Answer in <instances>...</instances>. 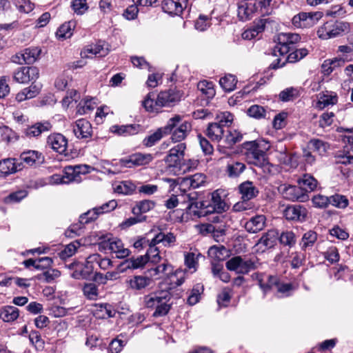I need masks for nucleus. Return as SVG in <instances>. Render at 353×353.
I'll use <instances>...</instances> for the list:
<instances>
[{
	"mask_svg": "<svg viewBox=\"0 0 353 353\" xmlns=\"http://www.w3.org/2000/svg\"><path fill=\"white\" fill-rule=\"evenodd\" d=\"M181 97L182 92L176 88L159 92L156 99L154 93L150 92L143 101V105L148 112H159L162 107L172 105L180 101Z\"/></svg>",
	"mask_w": 353,
	"mask_h": 353,
	"instance_id": "f257e3e1",
	"label": "nucleus"
},
{
	"mask_svg": "<svg viewBox=\"0 0 353 353\" xmlns=\"http://www.w3.org/2000/svg\"><path fill=\"white\" fill-rule=\"evenodd\" d=\"M272 0H242L238 3L237 17L241 21L252 19L254 14L258 12L262 17L268 16L272 9L270 8Z\"/></svg>",
	"mask_w": 353,
	"mask_h": 353,
	"instance_id": "f03ea898",
	"label": "nucleus"
},
{
	"mask_svg": "<svg viewBox=\"0 0 353 353\" xmlns=\"http://www.w3.org/2000/svg\"><path fill=\"white\" fill-rule=\"evenodd\" d=\"M241 152L249 164L263 167L267 163L266 153L256 141L244 142Z\"/></svg>",
	"mask_w": 353,
	"mask_h": 353,
	"instance_id": "7ed1b4c3",
	"label": "nucleus"
},
{
	"mask_svg": "<svg viewBox=\"0 0 353 353\" xmlns=\"http://www.w3.org/2000/svg\"><path fill=\"white\" fill-rule=\"evenodd\" d=\"M350 30V24L345 21H330L326 22L317 32L319 37L328 39L343 35Z\"/></svg>",
	"mask_w": 353,
	"mask_h": 353,
	"instance_id": "20e7f679",
	"label": "nucleus"
},
{
	"mask_svg": "<svg viewBox=\"0 0 353 353\" xmlns=\"http://www.w3.org/2000/svg\"><path fill=\"white\" fill-rule=\"evenodd\" d=\"M301 40V37L299 34L292 32H281L278 34L277 41L278 43L275 46L274 52L276 55L279 53L280 55L283 56L291 50H292V45L296 43Z\"/></svg>",
	"mask_w": 353,
	"mask_h": 353,
	"instance_id": "39448f33",
	"label": "nucleus"
},
{
	"mask_svg": "<svg viewBox=\"0 0 353 353\" xmlns=\"http://www.w3.org/2000/svg\"><path fill=\"white\" fill-rule=\"evenodd\" d=\"M117 205L115 200H111L99 207L93 208L80 216L81 223H88L96 220L100 214L110 212L114 210Z\"/></svg>",
	"mask_w": 353,
	"mask_h": 353,
	"instance_id": "423d86ee",
	"label": "nucleus"
},
{
	"mask_svg": "<svg viewBox=\"0 0 353 353\" xmlns=\"http://www.w3.org/2000/svg\"><path fill=\"white\" fill-rule=\"evenodd\" d=\"M185 143H179L169 150L168 154L165 158V162L169 167L182 168L185 165L184 159Z\"/></svg>",
	"mask_w": 353,
	"mask_h": 353,
	"instance_id": "0eeeda50",
	"label": "nucleus"
},
{
	"mask_svg": "<svg viewBox=\"0 0 353 353\" xmlns=\"http://www.w3.org/2000/svg\"><path fill=\"white\" fill-rule=\"evenodd\" d=\"M72 271L70 276L75 279H88L90 278L94 267L90 263L74 261L65 265Z\"/></svg>",
	"mask_w": 353,
	"mask_h": 353,
	"instance_id": "6e6552de",
	"label": "nucleus"
},
{
	"mask_svg": "<svg viewBox=\"0 0 353 353\" xmlns=\"http://www.w3.org/2000/svg\"><path fill=\"white\" fill-rule=\"evenodd\" d=\"M153 160L151 154H143L140 152L132 154L126 158L121 159L119 165L121 167L133 168L149 164Z\"/></svg>",
	"mask_w": 353,
	"mask_h": 353,
	"instance_id": "1a4fd4ad",
	"label": "nucleus"
},
{
	"mask_svg": "<svg viewBox=\"0 0 353 353\" xmlns=\"http://www.w3.org/2000/svg\"><path fill=\"white\" fill-rule=\"evenodd\" d=\"M39 77V70L35 66H23L14 72V80L19 83L34 82Z\"/></svg>",
	"mask_w": 353,
	"mask_h": 353,
	"instance_id": "9d476101",
	"label": "nucleus"
},
{
	"mask_svg": "<svg viewBox=\"0 0 353 353\" xmlns=\"http://www.w3.org/2000/svg\"><path fill=\"white\" fill-rule=\"evenodd\" d=\"M322 16L321 12H300L292 18V24L296 28H310L316 24Z\"/></svg>",
	"mask_w": 353,
	"mask_h": 353,
	"instance_id": "9b49d317",
	"label": "nucleus"
},
{
	"mask_svg": "<svg viewBox=\"0 0 353 353\" xmlns=\"http://www.w3.org/2000/svg\"><path fill=\"white\" fill-rule=\"evenodd\" d=\"M46 147L60 154L66 155L68 139L60 133H52L47 137Z\"/></svg>",
	"mask_w": 353,
	"mask_h": 353,
	"instance_id": "f8f14e48",
	"label": "nucleus"
},
{
	"mask_svg": "<svg viewBox=\"0 0 353 353\" xmlns=\"http://www.w3.org/2000/svg\"><path fill=\"white\" fill-rule=\"evenodd\" d=\"M246 170V165L239 161L229 159L223 169L224 175L230 179H237Z\"/></svg>",
	"mask_w": 353,
	"mask_h": 353,
	"instance_id": "ddd939ff",
	"label": "nucleus"
},
{
	"mask_svg": "<svg viewBox=\"0 0 353 353\" xmlns=\"http://www.w3.org/2000/svg\"><path fill=\"white\" fill-rule=\"evenodd\" d=\"M23 168V163L17 162L14 158L0 160V178H6Z\"/></svg>",
	"mask_w": 353,
	"mask_h": 353,
	"instance_id": "4468645a",
	"label": "nucleus"
},
{
	"mask_svg": "<svg viewBox=\"0 0 353 353\" xmlns=\"http://www.w3.org/2000/svg\"><path fill=\"white\" fill-rule=\"evenodd\" d=\"M71 127L74 136L79 139H86L92 136V125L86 119H78L72 124Z\"/></svg>",
	"mask_w": 353,
	"mask_h": 353,
	"instance_id": "2eb2a0df",
	"label": "nucleus"
},
{
	"mask_svg": "<svg viewBox=\"0 0 353 353\" xmlns=\"http://www.w3.org/2000/svg\"><path fill=\"white\" fill-rule=\"evenodd\" d=\"M283 197L292 201H298L305 202L308 200L309 196L302 187L296 185L285 186L282 190Z\"/></svg>",
	"mask_w": 353,
	"mask_h": 353,
	"instance_id": "dca6fc26",
	"label": "nucleus"
},
{
	"mask_svg": "<svg viewBox=\"0 0 353 353\" xmlns=\"http://www.w3.org/2000/svg\"><path fill=\"white\" fill-rule=\"evenodd\" d=\"M186 5L187 0H163L161 6L165 12L170 15H179L182 13Z\"/></svg>",
	"mask_w": 353,
	"mask_h": 353,
	"instance_id": "f3484780",
	"label": "nucleus"
},
{
	"mask_svg": "<svg viewBox=\"0 0 353 353\" xmlns=\"http://www.w3.org/2000/svg\"><path fill=\"white\" fill-rule=\"evenodd\" d=\"M266 220V217L263 214L255 215L245 222L244 228L249 233H257L265 228Z\"/></svg>",
	"mask_w": 353,
	"mask_h": 353,
	"instance_id": "a211bd4d",
	"label": "nucleus"
},
{
	"mask_svg": "<svg viewBox=\"0 0 353 353\" xmlns=\"http://www.w3.org/2000/svg\"><path fill=\"white\" fill-rule=\"evenodd\" d=\"M307 215V210L300 205L288 206L284 210V216L288 220L303 221Z\"/></svg>",
	"mask_w": 353,
	"mask_h": 353,
	"instance_id": "6ab92c4d",
	"label": "nucleus"
},
{
	"mask_svg": "<svg viewBox=\"0 0 353 353\" xmlns=\"http://www.w3.org/2000/svg\"><path fill=\"white\" fill-rule=\"evenodd\" d=\"M348 61L347 56L335 57L332 59H326L323 61L321 69L324 75H330L336 68L344 65L345 63Z\"/></svg>",
	"mask_w": 353,
	"mask_h": 353,
	"instance_id": "aec40b11",
	"label": "nucleus"
},
{
	"mask_svg": "<svg viewBox=\"0 0 353 353\" xmlns=\"http://www.w3.org/2000/svg\"><path fill=\"white\" fill-rule=\"evenodd\" d=\"M171 294L168 290L157 291L144 296L145 306L148 308L157 307L162 299H170Z\"/></svg>",
	"mask_w": 353,
	"mask_h": 353,
	"instance_id": "412c9836",
	"label": "nucleus"
},
{
	"mask_svg": "<svg viewBox=\"0 0 353 353\" xmlns=\"http://www.w3.org/2000/svg\"><path fill=\"white\" fill-rule=\"evenodd\" d=\"M239 191L241 194L243 201H250L256 197L259 194V190L252 181H246L239 185Z\"/></svg>",
	"mask_w": 353,
	"mask_h": 353,
	"instance_id": "4be33fe9",
	"label": "nucleus"
},
{
	"mask_svg": "<svg viewBox=\"0 0 353 353\" xmlns=\"http://www.w3.org/2000/svg\"><path fill=\"white\" fill-rule=\"evenodd\" d=\"M190 201V203L188 204V209L190 210V212L193 214L194 216L198 217L205 216L210 210H205L204 203L201 201H197L196 199V194H194V196L192 194L188 195Z\"/></svg>",
	"mask_w": 353,
	"mask_h": 353,
	"instance_id": "5701e85b",
	"label": "nucleus"
},
{
	"mask_svg": "<svg viewBox=\"0 0 353 353\" xmlns=\"http://www.w3.org/2000/svg\"><path fill=\"white\" fill-rule=\"evenodd\" d=\"M52 128V124L47 121L38 122L27 128L24 132L28 137H36L41 133L50 131Z\"/></svg>",
	"mask_w": 353,
	"mask_h": 353,
	"instance_id": "b1692460",
	"label": "nucleus"
},
{
	"mask_svg": "<svg viewBox=\"0 0 353 353\" xmlns=\"http://www.w3.org/2000/svg\"><path fill=\"white\" fill-rule=\"evenodd\" d=\"M192 130V125L188 121H181L179 125L171 134L173 142H180L185 139Z\"/></svg>",
	"mask_w": 353,
	"mask_h": 353,
	"instance_id": "393cba45",
	"label": "nucleus"
},
{
	"mask_svg": "<svg viewBox=\"0 0 353 353\" xmlns=\"http://www.w3.org/2000/svg\"><path fill=\"white\" fill-rule=\"evenodd\" d=\"M40 90L41 88L38 85L34 84L33 82L29 87L25 88L18 92L15 99L18 102H22L34 98L39 94Z\"/></svg>",
	"mask_w": 353,
	"mask_h": 353,
	"instance_id": "a878e982",
	"label": "nucleus"
},
{
	"mask_svg": "<svg viewBox=\"0 0 353 353\" xmlns=\"http://www.w3.org/2000/svg\"><path fill=\"white\" fill-rule=\"evenodd\" d=\"M109 53V49L108 45L104 43H97L93 46H88L86 49L83 51L81 54L83 57H88V54H92L99 57H105Z\"/></svg>",
	"mask_w": 353,
	"mask_h": 353,
	"instance_id": "bb28decb",
	"label": "nucleus"
},
{
	"mask_svg": "<svg viewBox=\"0 0 353 353\" xmlns=\"http://www.w3.org/2000/svg\"><path fill=\"white\" fill-rule=\"evenodd\" d=\"M19 310L12 305H6L0 309V318L7 323L13 322L18 319Z\"/></svg>",
	"mask_w": 353,
	"mask_h": 353,
	"instance_id": "cd10ccee",
	"label": "nucleus"
},
{
	"mask_svg": "<svg viewBox=\"0 0 353 353\" xmlns=\"http://www.w3.org/2000/svg\"><path fill=\"white\" fill-rule=\"evenodd\" d=\"M21 163L23 162L29 166L40 163L43 161L41 154L35 150L23 152L20 155Z\"/></svg>",
	"mask_w": 353,
	"mask_h": 353,
	"instance_id": "c85d7f7f",
	"label": "nucleus"
},
{
	"mask_svg": "<svg viewBox=\"0 0 353 353\" xmlns=\"http://www.w3.org/2000/svg\"><path fill=\"white\" fill-rule=\"evenodd\" d=\"M224 132V128L222 125L214 122L209 123L206 134L212 141L219 142L223 138Z\"/></svg>",
	"mask_w": 353,
	"mask_h": 353,
	"instance_id": "c756f323",
	"label": "nucleus"
},
{
	"mask_svg": "<svg viewBox=\"0 0 353 353\" xmlns=\"http://www.w3.org/2000/svg\"><path fill=\"white\" fill-rule=\"evenodd\" d=\"M139 130L140 125L138 124L113 125L111 128L112 132L122 136H129L137 134Z\"/></svg>",
	"mask_w": 353,
	"mask_h": 353,
	"instance_id": "7c9ffc66",
	"label": "nucleus"
},
{
	"mask_svg": "<svg viewBox=\"0 0 353 353\" xmlns=\"http://www.w3.org/2000/svg\"><path fill=\"white\" fill-rule=\"evenodd\" d=\"M208 254L211 259L217 262L223 261L229 256L228 250L223 245L211 246Z\"/></svg>",
	"mask_w": 353,
	"mask_h": 353,
	"instance_id": "2f4dec72",
	"label": "nucleus"
},
{
	"mask_svg": "<svg viewBox=\"0 0 353 353\" xmlns=\"http://www.w3.org/2000/svg\"><path fill=\"white\" fill-rule=\"evenodd\" d=\"M128 283L131 289L141 290L150 284L151 279L149 276H134Z\"/></svg>",
	"mask_w": 353,
	"mask_h": 353,
	"instance_id": "473e14b6",
	"label": "nucleus"
},
{
	"mask_svg": "<svg viewBox=\"0 0 353 353\" xmlns=\"http://www.w3.org/2000/svg\"><path fill=\"white\" fill-rule=\"evenodd\" d=\"M256 279L258 280L260 288L263 291L265 294L273 288H276L279 282L278 277L270 275L268 276L266 283L263 282V274H256Z\"/></svg>",
	"mask_w": 353,
	"mask_h": 353,
	"instance_id": "72a5a7b5",
	"label": "nucleus"
},
{
	"mask_svg": "<svg viewBox=\"0 0 353 353\" xmlns=\"http://www.w3.org/2000/svg\"><path fill=\"white\" fill-rule=\"evenodd\" d=\"M147 257L144 255L139 256L137 258L132 257L129 259L125 260L121 263V266H123V270L127 269H138L143 267L148 263Z\"/></svg>",
	"mask_w": 353,
	"mask_h": 353,
	"instance_id": "f704fd0d",
	"label": "nucleus"
},
{
	"mask_svg": "<svg viewBox=\"0 0 353 353\" xmlns=\"http://www.w3.org/2000/svg\"><path fill=\"white\" fill-rule=\"evenodd\" d=\"M300 187L305 191L307 194L308 192H312L317 187L318 181L310 174H305L301 178L298 180Z\"/></svg>",
	"mask_w": 353,
	"mask_h": 353,
	"instance_id": "c9c22d12",
	"label": "nucleus"
},
{
	"mask_svg": "<svg viewBox=\"0 0 353 353\" xmlns=\"http://www.w3.org/2000/svg\"><path fill=\"white\" fill-rule=\"evenodd\" d=\"M260 263L256 257H253L249 259H244L241 258V263L239 269L240 274H246L250 271L258 269Z\"/></svg>",
	"mask_w": 353,
	"mask_h": 353,
	"instance_id": "e433bc0d",
	"label": "nucleus"
},
{
	"mask_svg": "<svg viewBox=\"0 0 353 353\" xmlns=\"http://www.w3.org/2000/svg\"><path fill=\"white\" fill-rule=\"evenodd\" d=\"M185 279V272L182 270H176L174 273L171 274L169 277V289H173L176 287L181 285Z\"/></svg>",
	"mask_w": 353,
	"mask_h": 353,
	"instance_id": "4c0bfd02",
	"label": "nucleus"
},
{
	"mask_svg": "<svg viewBox=\"0 0 353 353\" xmlns=\"http://www.w3.org/2000/svg\"><path fill=\"white\" fill-rule=\"evenodd\" d=\"M205 182V176L201 173L194 174L189 177L184 179L183 184L189 185L193 189L199 188Z\"/></svg>",
	"mask_w": 353,
	"mask_h": 353,
	"instance_id": "58836bf2",
	"label": "nucleus"
},
{
	"mask_svg": "<svg viewBox=\"0 0 353 353\" xmlns=\"http://www.w3.org/2000/svg\"><path fill=\"white\" fill-rule=\"evenodd\" d=\"M89 166H76L74 168L69 166L65 168L64 174L63 176L65 180H68V183L75 180V175L79 173H85L88 172Z\"/></svg>",
	"mask_w": 353,
	"mask_h": 353,
	"instance_id": "ea45409f",
	"label": "nucleus"
},
{
	"mask_svg": "<svg viewBox=\"0 0 353 353\" xmlns=\"http://www.w3.org/2000/svg\"><path fill=\"white\" fill-rule=\"evenodd\" d=\"M155 202L152 200H143L138 202L132 209V213L134 214H139L146 213L150 210L153 209L155 206Z\"/></svg>",
	"mask_w": 353,
	"mask_h": 353,
	"instance_id": "a19ab883",
	"label": "nucleus"
},
{
	"mask_svg": "<svg viewBox=\"0 0 353 353\" xmlns=\"http://www.w3.org/2000/svg\"><path fill=\"white\" fill-rule=\"evenodd\" d=\"M22 52L23 56V59L26 61V64H32L37 60L41 50L37 47H34L26 48Z\"/></svg>",
	"mask_w": 353,
	"mask_h": 353,
	"instance_id": "79ce46f5",
	"label": "nucleus"
},
{
	"mask_svg": "<svg viewBox=\"0 0 353 353\" xmlns=\"http://www.w3.org/2000/svg\"><path fill=\"white\" fill-rule=\"evenodd\" d=\"M181 121L182 117L180 115H175L168 121L165 126L159 129L163 135L172 134Z\"/></svg>",
	"mask_w": 353,
	"mask_h": 353,
	"instance_id": "37998d69",
	"label": "nucleus"
},
{
	"mask_svg": "<svg viewBox=\"0 0 353 353\" xmlns=\"http://www.w3.org/2000/svg\"><path fill=\"white\" fill-rule=\"evenodd\" d=\"M237 79L235 76L232 74H228L221 77L219 80V84L221 87L225 92H232L236 88Z\"/></svg>",
	"mask_w": 353,
	"mask_h": 353,
	"instance_id": "c03bdc74",
	"label": "nucleus"
},
{
	"mask_svg": "<svg viewBox=\"0 0 353 353\" xmlns=\"http://www.w3.org/2000/svg\"><path fill=\"white\" fill-rule=\"evenodd\" d=\"M316 240L317 234L312 230L307 231L303 235L300 246L303 250H306L307 248L312 247Z\"/></svg>",
	"mask_w": 353,
	"mask_h": 353,
	"instance_id": "a18cd8bd",
	"label": "nucleus"
},
{
	"mask_svg": "<svg viewBox=\"0 0 353 353\" xmlns=\"http://www.w3.org/2000/svg\"><path fill=\"white\" fill-rule=\"evenodd\" d=\"M276 241V232L273 230H270L263 234L258 241V245H263L265 247V249H268L274 247Z\"/></svg>",
	"mask_w": 353,
	"mask_h": 353,
	"instance_id": "49530a36",
	"label": "nucleus"
},
{
	"mask_svg": "<svg viewBox=\"0 0 353 353\" xmlns=\"http://www.w3.org/2000/svg\"><path fill=\"white\" fill-rule=\"evenodd\" d=\"M242 139L243 135L239 131H228L223 139L225 146L227 148H231L236 143L240 142L242 140Z\"/></svg>",
	"mask_w": 353,
	"mask_h": 353,
	"instance_id": "de8ad7c7",
	"label": "nucleus"
},
{
	"mask_svg": "<svg viewBox=\"0 0 353 353\" xmlns=\"http://www.w3.org/2000/svg\"><path fill=\"white\" fill-rule=\"evenodd\" d=\"M212 208L217 213H221L228 209V206L225 202L216 192H214L212 194Z\"/></svg>",
	"mask_w": 353,
	"mask_h": 353,
	"instance_id": "09e8293b",
	"label": "nucleus"
},
{
	"mask_svg": "<svg viewBox=\"0 0 353 353\" xmlns=\"http://www.w3.org/2000/svg\"><path fill=\"white\" fill-rule=\"evenodd\" d=\"M114 190L119 194H132L136 190V185L130 181H123L120 182Z\"/></svg>",
	"mask_w": 353,
	"mask_h": 353,
	"instance_id": "8fccbe9b",
	"label": "nucleus"
},
{
	"mask_svg": "<svg viewBox=\"0 0 353 353\" xmlns=\"http://www.w3.org/2000/svg\"><path fill=\"white\" fill-rule=\"evenodd\" d=\"M175 241L176 236L171 232L167 234L159 232L153 238V244L163 243L165 246H169Z\"/></svg>",
	"mask_w": 353,
	"mask_h": 353,
	"instance_id": "3c124183",
	"label": "nucleus"
},
{
	"mask_svg": "<svg viewBox=\"0 0 353 353\" xmlns=\"http://www.w3.org/2000/svg\"><path fill=\"white\" fill-rule=\"evenodd\" d=\"M95 103L92 99H83L81 100L77 107V113L83 115L86 114L94 109Z\"/></svg>",
	"mask_w": 353,
	"mask_h": 353,
	"instance_id": "603ef678",
	"label": "nucleus"
},
{
	"mask_svg": "<svg viewBox=\"0 0 353 353\" xmlns=\"http://www.w3.org/2000/svg\"><path fill=\"white\" fill-rule=\"evenodd\" d=\"M157 244V243L153 244L152 239L148 244L149 249L148 250L146 254L144 255L147 257L148 261H150L153 263H158L161 259L159 249L156 247Z\"/></svg>",
	"mask_w": 353,
	"mask_h": 353,
	"instance_id": "864d4df0",
	"label": "nucleus"
},
{
	"mask_svg": "<svg viewBox=\"0 0 353 353\" xmlns=\"http://www.w3.org/2000/svg\"><path fill=\"white\" fill-rule=\"evenodd\" d=\"M172 271V266L168 261L148 270L149 275L151 277L158 276L161 273L170 274Z\"/></svg>",
	"mask_w": 353,
	"mask_h": 353,
	"instance_id": "5fc2aeb1",
	"label": "nucleus"
},
{
	"mask_svg": "<svg viewBox=\"0 0 353 353\" xmlns=\"http://www.w3.org/2000/svg\"><path fill=\"white\" fill-rule=\"evenodd\" d=\"M197 88L208 99L212 98L215 95V90L212 82L208 81H199Z\"/></svg>",
	"mask_w": 353,
	"mask_h": 353,
	"instance_id": "6e6d98bb",
	"label": "nucleus"
},
{
	"mask_svg": "<svg viewBox=\"0 0 353 353\" xmlns=\"http://www.w3.org/2000/svg\"><path fill=\"white\" fill-rule=\"evenodd\" d=\"M81 244L79 241H74L67 245L64 249L60 252L59 256L62 259H65L73 256Z\"/></svg>",
	"mask_w": 353,
	"mask_h": 353,
	"instance_id": "4d7b16f0",
	"label": "nucleus"
},
{
	"mask_svg": "<svg viewBox=\"0 0 353 353\" xmlns=\"http://www.w3.org/2000/svg\"><path fill=\"white\" fill-rule=\"evenodd\" d=\"M308 148L314 152H318L320 155L325 154L327 150V143L320 139H312L309 142Z\"/></svg>",
	"mask_w": 353,
	"mask_h": 353,
	"instance_id": "13d9d810",
	"label": "nucleus"
},
{
	"mask_svg": "<svg viewBox=\"0 0 353 353\" xmlns=\"http://www.w3.org/2000/svg\"><path fill=\"white\" fill-rule=\"evenodd\" d=\"M83 294L90 300H96L98 297V288L96 284L89 283L84 285L83 288Z\"/></svg>",
	"mask_w": 353,
	"mask_h": 353,
	"instance_id": "bf43d9fd",
	"label": "nucleus"
},
{
	"mask_svg": "<svg viewBox=\"0 0 353 353\" xmlns=\"http://www.w3.org/2000/svg\"><path fill=\"white\" fill-rule=\"evenodd\" d=\"M307 54L308 50L306 48L297 49L288 55L285 61L295 63L304 58Z\"/></svg>",
	"mask_w": 353,
	"mask_h": 353,
	"instance_id": "052dcab7",
	"label": "nucleus"
},
{
	"mask_svg": "<svg viewBox=\"0 0 353 353\" xmlns=\"http://www.w3.org/2000/svg\"><path fill=\"white\" fill-rule=\"evenodd\" d=\"M248 114L251 117L260 119L265 118L266 110L263 106L253 105L248 108Z\"/></svg>",
	"mask_w": 353,
	"mask_h": 353,
	"instance_id": "680f3d73",
	"label": "nucleus"
},
{
	"mask_svg": "<svg viewBox=\"0 0 353 353\" xmlns=\"http://www.w3.org/2000/svg\"><path fill=\"white\" fill-rule=\"evenodd\" d=\"M274 22V21L270 18H265V17H262L259 19H256L253 21V26H252L256 32V33L260 34L263 32L267 24H270Z\"/></svg>",
	"mask_w": 353,
	"mask_h": 353,
	"instance_id": "e2e57ef3",
	"label": "nucleus"
},
{
	"mask_svg": "<svg viewBox=\"0 0 353 353\" xmlns=\"http://www.w3.org/2000/svg\"><path fill=\"white\" fill-rule=\"evenodd\" d=\"M330 205L338 208H345L348 205V200L345 196L334 194L330 196Z\"/></svg>",
	"mask_w": 353,
	"mask_h": 353,
	"instance_id": "0e129e2a",
	"label": "nucleus"
},
{
	"mask_svg": "<svg viewBox=\"0 0 353 353\" xmlns=\"http://www.w3.org/2000/svg\"><path fill=\"white\" fill-rule=\"evenodd\" d=\"M164 135L161 132V130L159 128L156 132L150 136L146 137L143 141V143L145 147L150 148L156 144Z\"/></svg>",
	"mask_w": 353,
	"mask_h": 353,
	"instance_id": "69168bd1",
	"label": "nucleus"
},
{
	"mask_svg": "<svg viewBox=\"0 0 353 353\" xmlns=\"http://www.w3.org/2000/svg\"><path fill=\"white\" fill-rule=\"evenodd\" d=\"M28 195V192L26 190H21L14 192L10 193L8 196H7L4 201L6 203H18L21 201L23 199L26 197Z\"/></svg>",
	"mask_w": 353,
	"mask_h": 353,
	"instance_id": "338daca9",
	"label": "nucleus"
},
{
	"mask_svg": "<svg viewBox=\"0 0 353 353\" xmlns=\"http://www.w3.org/2000/svg\"><path fill=\"white\" fill-rule=\"evenodd\" d=\"M233 121V115L229 112H223L216 114V123H218L223 128L229 126Z\"/></svg>",
	"mask_w": 353,
	"mask_h": 353,
	"instance_id": "774afa93",
	"label": "nucleus"
}]
</instances>
